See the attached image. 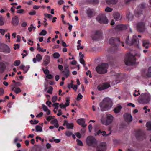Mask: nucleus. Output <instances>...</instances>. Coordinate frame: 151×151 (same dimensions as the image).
Wrapping results in <instances>:
<instances>
[{
    "instance_id": "obj_50",
    "label": "nucleus",
    "mask_w": 151,
    "mask_h": 151,
    "mask_svg": "<svg viewBox=\"0 0 151 151\" xmlns=\"http://www.w3.org/2000/svg\"><path fill=\"white\" fill-rule=\"evenodd\" d=\"M42 107L43 110L45 112L47 111L49 109L44 104L42 105Z\"/></svg>"
},
{
    "instance_id": "obj_45",
    "label": "nucleus",
    "mask_w": 151,
    "mask_h": 151,
    "mask_svg": "<svg viewBox=\"0 0 151 151\" xmlns=\"http://www.w3.org/2000/svg\"><path fill=\"white\" fill-rule=\"evenodd\" d=\"M47 32L46 31L44 30H43L40 32L39 34L40 35H45L47 34Z\"/></svg>"
},
{
    "instance_id": "obj_34",
    "label": "nucleus",
    "mask_w": 151,
    "mask_h": 151,
    "mask_svg": "<svg viewBox=\"0 0 151 151\" xmlns=\"http://www.w3.org/2000/svg\"><path fill=\"white\" fill-rule=\"evenodd\" d=\"M36 58L37 60V61L40 62L42 60V57L40 54H37L36 55Z\"/></svg>"
},
{
    "instance_id": "obj_25",
    "label": "nucleus",
    "mask_w": 151,
    "mask_h": 151,
    "mask_svg": "<svg viewBox=\"0 0 151 151\" xmlns=\"http://www.w3.org/2000/svg\"><path fill=\"white\" fill-rule=\"evenodd\" d=\"M50 57L47 55L46 56L45 59L44 60L43 63L44 65L45 66H47L50 63Z\"/></svg>"
},
{
    "instance_id": "obj_29",
    "label": "nucleus",
    "mask_w": 151,
    "mask_h": 151,
    "mask_svg": "<svg viewBox=\"0 0 151 151\" xmlns=\"http://www.w3.org/2000/svg\"><path fill=\"white\" fill-rule=\"evenodd\" d=\"M121 108L122 107L121 106H118L114 109V111L115 113H118L120 111Z\"/></svg>"
},
{
    "instance_id": "obj_5",
    "label": "nucleus",
    "mask_w": 151,
    "mask_h": 151,
    "mask_svg": "<svg viewBox=\"0 0 151 151\" xmlns=\"http://www.w3.org/2000/svg\"><path fill=\"white\" fill-rule=\"evenodd\" d=\"M109 42L112 47V49H114V50L117 49L118 45L116 43L120 42L119 38L112 37L109 39Z\"/></svg>"
},
{
    "instance_id": "obj_54",
    "label": "nucleus",
    "mask_w": 151,
    "mask_h": 151,
    "mask_svg": "<svg viewBox=\"0 0 151 151\" xmlns=\"http://www.w3.org/2000/svg\"><path fill=\"white\" fill-rule=\"evenodd\" d=\"M57 99V96H53L52 99V101L53 102H55Z\"/></svg>"
},
{
    "instance_id": "obj_44",
    "label": "nucleus",
    "mask_w": 151,
    "mask_h": 151,
    "mask_svg": "<svg viewBox=\"0 0 151 151\" xmlns=\"http://www.w3.org/2000/svg\"><path fill=\"white\" fill-rule=\"evenodd\" d=\"M101 134L102 135L104 136H107L111 134V132H110L109 133L106 134L105 131H102Z\"/></svg>"
},
{
    "instance_id": "obj_33",
    "label": "nucleus",
    "mask_w": 151,
    "mask_h": 151,
    "mask_svg": "<svg viewBox=\"0 0 151 151\" xmlns=\"http://www.w3.org/2000/svg\"><path fill=\"white\" fill-rule=\"evenodd\" d=\"M146 126L148 130H151V122H148L147 123Z\"/></svg>"
},
{
    "instance_id": "obj_12",
    "label": "nucleus",
    "mask_w": 151,
    "mask_h": 151,
    "mask_svg": "<svg viewBox=\"0 0 151 151\" xmlns=\"http://www.w3.org/2000/svg\"><path fill=\"white\" fill-rule=\"evenodd\" d=\"M106 145L105 142L100 143L97 146L96 151H106Z\"/></svg>"
},
{
    "instance_id": "obj_27",
    "label": "nucleus",
    "mask_w": 151,
    "mask_h": 151,
    "mask_svg": "<svg viewBox=\"0 0 151 151\" xmlns=\"http://www.w3.org/2000/svg\"><path fill=\"white\" fill-rule=\"evenodd\" d=\"M117 2V0H106V2L107 4H116Z\"/></svg>"
},
{
    "instance_id": "obj_7",
    "label": "nucleus",
    "mask_w": 151,
    "mask_h": 151,
    "mask_svg": "<svg viewBox=\"0 0 151 151\" xmlns=\"http://www.w3.org/2000/svg\"><path fill=\"white\" fill-rule=\"evenodd\" d=\"M129 36H128L126 38L125 40L126 43L129 45H134L137 46L139 43V40H137V37L136 35H134L133 36V38L131 41H129Z\"/></svg>"
},
{
    "instance_id": "obj_46",
    "label": "nucleus",
    "mask_w": 151,
    "mask_h": 151,
    "mask_svg": "<svg viewBox=\"0 0 151 151\" xmlns=\"http://www.w3.org/2000/svg\"><path fill=\"white\" fill-rule=\"evenodd\" d=\"M44 16L45 17H47V18H49V19H51L53 17L52 15H51L50 14H44Z\"/></svg>"
},
{
    "instance_id": "obj_17",
    "label": "nucleus",
    "mask_w": 151,
    "mask_h": 151,
    "mask_svg": "<svg viewBox=\"0 0 151 151\" xmlns=\"http://www.w3.org/2000/svg\"><path fill=\"white\" fill-rule=\"evenodd\" d=\"M19 18L17 16H15L12 18L11 23L13 26H17L19 24Z\"/></svg>"
},
{
    "instance_id": "obj_40",
    "label": "nucleus",
    "mask_w": 151,
    "mask_h": 151,
    "mask_svg": "<svg viewBox=\"0 0 151 151\" xmlns=\"http://www.w3.org/2000/svg\"><path fill=\"white\" fill-rule=\"evenodd\" d=\"M21 89L19 87L16 88H15V90H14V92L16 94H18L19 93L21 92Z\"/></svg>"
},
{
    "instance_id": "obj_2",
    "label": "nucleus",
    "mask_w": 151,
    "mask_h": 151,
    "mask_svg": "<svg viewBox=\"0 0 151 151\" xmlns=\"http://www.w3.org/2000/svg\"><path fill=\"white\" fill-rule=\"evenodd\" d=\"M136 58L134 55L130 53L126 55L124 59L125 64L128 65H133L135 63Z\"/></svg>"
},
{
    "instance_id": "obj_53",
    "label": "nucleus",
    "mask_w": 151,
    "mask_h": 151,
    "mask_svg": "<svg viewBox=\"0 0 151 151\" xmlns=\"http://www.w3.org/2000/svg\"><path fill=\"white\" fill-rule=\"evenodd\" d=\"M42 69L45 74L47 75L49 73V71L48 69H45L43 68H42Z\"/></svg>"
},
{
    "instance_id": "obj_3",
    "label": "nucleus",
    "mask_w": 151,
    "mask_h": 151,
    "mask_svg": "<svg viewBox=\"0 0 151 151\" xmlns=\"http://www.w3.org/2000/svg\"><path fill=\"white\" fill-rule=\"evenodd\" d=\"M108 65L105 63H102L98 65L96 68V70L99 74H103L107 72Z\"/></svg>"
},
{
    "instance_id": "obj_23",
    "label": "nucleus",
    "mask_w": 151,
    "mask_h": 151,
    "mask_svg": "<svg viewBox=\"0 0 151 151\" xmlns=\"http://www.w3.org/2000/svg\"><path fill=\"white\" fill-rule=\"evenodd\" d=\"M6 68L5 64L2 62L0 63V73H2Z\"/></svg>"
},
{
    "instance_id": "obj_18",
    "label": "nucleus",
    "mask_w": 151,
    "mask_h": 151,
    "mask_svg": "<svg viewBox=\"0 0 151 151\" xmlns=\"http://www.w3.org/2000/svg\"><path fill=\"white\" fill-rule=\"evenodd\" d=\"M124 117L125 120L127 122H130L132 120V116L131 114L128 113H126L124 115Z\"/></svg>"
},
{
    "instance_id": "obj_13",
    "label": "nucleus",
    "mask_w": 151,
    "mask_h": 151,
    "mask_svg": "<svg viewBox=\"0 0 151 151\" xmlns=\"http://www.w3.org/2000/svg\"><path fill=\"white\" fill-rule=\"evenodd\" d=\"M110 87V84L107 83H103L102 84H100L97 86V89L99 91H101L107 89Z\"/></svg>"
},
{
    "instance_id": "obj_56",
    "label": "nucleus",
    "mask_w": 151,
    "mask_h": 151,
    "mask_svg": "<svg viewBox=\"0 0 151 151\" xmlns=\"http://www.w3.org/2000/svg\"><path fill=\"white\" fill-rule=\"evenodd\" d=\"M145 4H141L139 6V7L141 9H143L145 7Z\"/></svg>"
},
{
    "instance_id": "obj_63",
    "label": "nucleus",
    "mask_w": 151,
    "mask_h": 151,
    "mask_svg": "<svg viewBox=\"0 0 151 151\" xmlns=\"http://www.w3.org/2000/svg\"><path fill=\"white\" fill-rule=\"evenodd\" d=\"M56 122H58V121L57 119H55L51 121L50 123L52 124H54Z\"/></svg>"
},
{
    "instance_id": "obj_35",
    "label": "nucleus",
    "mask_w": 151,
    "mask_h": 151,
    "mask_svg": "<svg viewBox=\"0 0 151 151\" xmlns=\"http://www.w3.org/2000/svg\"><path fill=\"white\" fill-rule=\"evenodd\" d=\"M147 77H151V67H149L148 69V72L147 73Z\"/></svg>"
},
{
    "instance_id": "obj_49",
    "label": "nucleus",
    "mask_w": 151,
    "mask_h": 151,
    "mask_svg": "<svg viewBox=\"0 0 151 151\" xmlns=\"http://www.w3.org/2000/svg\"><path fill=\"white\" fill-rule=\"evenodd\" d=\"M30 122L32 124H37L39 122V121L36 120H32L30 121Z\"/></svg>"
},
{
    "instance_id": "obj_19",
    "label": "nucleus",
    "mask_w": 151,
    "mask_h": 151,
    "mask_svg": "<svg viewBox=\"0 0 151 151\" xmlns=\"http://www.w3.org/2000/svg\"><path fill=\"white\" fill-rule=\"evenodd\" d=\"M62 73H63V75L68 78L69 76L70 71L69 70L68 66H66L64 67L63 70H62Z\"/></svg>"
},
{
    "instance_id": "obj_11",
    "label": "nucleus",
    "mask_w": 151,
    "mask_h": 151,
    "mask_svg": "<svg viewBox=\"0 0 151 151\" xmlns=\"http://www.w3.org/2000/svg\"><path fill=\"white\" fill-rule=\"evenodd\" d=\"M135 136L137 139L139 140H142L145 138V133L141 130H139L136 132Z\"/></svg>"
},
{
    "instance_id": "obj_32",
    "label": "nucleus",
    "mask_w": 151,
    "mask_h": 151,
    "mask_svg": "<svg viewBox=\"0 0 151 151\" xmlns=\"http://www.w3.org/2000/svg\"><path fill=\"white\" fill-rule=\"evenodd\" d=\"M35 129L36 131L37 132H41L42 130V127L39 125H37L36 126Z\"/></svg>"
},
{
    "instance_id": "obj_64",
    "label": "nucleus",
    "mask_w": 151,
    "mask_h": 151,
    "mask_svg": "<svg viewBox=\"0 0 151 151\" xmlns=\"http://www.w3.org/2000/svg\"><path fill=\"white\" fill-rule=\"evenodd\" d=\"M17 40H16V42H19L20 41L21 37L20 35H18L17 36Z\"/></svg>"
},
{
    "instance_id": "obj_42",
    "label": "nucleus",
    "mask_w": 151,
    "mask_h": 151,
    "mask_svg": "<svg viewBox=\"0 0 151 151\" xmlns=\"http://www.w3.org/2000/svg\"><path fill=\"white\" fill-rule=\"evenodd\" d=\"M76 142L77 143V145L80 146H83V144L82 142L79 139H77L76 140Z\"/></svg>"
},
{
    "instance_id": "obj_8",
    "label": "nucleus",
    "mask_w": 151,
    "mask_h": 151,
    "mask_svg": "<svg viewBox=\"0 0 151 151\" xmlns=\"http://www.w3.org/2000/svg\"><path fill=\"white\" fill-rule=\"evenodd\" d=\"M106 118L105 121L103 119L101 121L103 124L107 125L111 124L113 122L114 117L113 116L110 114H107L106 115Z\"/></svg>"
},
{
    "instance_id": "obj_38",
    "label": "nucleus",
    "mask_w": 151,
    "mask_h": 151,
    "mask_svg": "<svg viewBox=\"0 0 151 151\" xmlns=\"http://www.w3.org/2000/svg\"><path fill=\"white\" fill-rule=\"evenodd\" d=\"M59 104L58 103H55L53 104L52 106L55 107L54 109L57 110L58 108Z\"/></svg>"
},
{
    "instance_id": "obj_10",
    "label": "nucleus",
    "mask_w": 151,
    "mask_h": 151,
    "mask_svg": "<svg viewBox=\"0 0 151 151\" xmlns=\"http://www.w3.org/2000/svg\"><path fill=\"white\" fill-rule=\"evenodd\" d=\"M11 50L9 47L6 45L0 43V52L6 54H9Z\"/></svg>"
},
{
    "instance_id": "obj_62",
    "label": "nucleus",
    "mask_w": 151,
    "mask_h": 151,
    "mask_svg": "<svg viewBox=\"0 0 151 151\" xmlns=\"http://www.w3.org/2000/svg\"><path fill=\"white\" fill-rule=\"evenodd\" d=\"M14 49L15 50L19 48L20 46L18 44H15L14 45Z\"/></svg>"
},
{
    "instance_id": "obj_36",
    "label": "nucleus",
    "mask_w": 151,
    "mask_h": 151,
    "mask_svg": "<svg viewBox=\"0 0 151 151\" xmlns=\"http://www.w3.org/2000/svg\"><path fill=\"white\" fill-rule=\"evenodd\" d=\"M36 27L34 26L33 24H31L30 27L28 28V30L29 32H31L32 29H34L35 30L36 29Z\"/></svg>"
},
{
    "instance_id": "obj_14",
    "label": "nucleus",
    "mask_w": 151,
    "mask_h": 151,
    "mask_svg": "<svg viewBox=\"0 0 151 151\" xmlns=\"http://www.w3.org/2000/svg\"><path fill=\"white\" fill-rule=\"evenodd\" d=\"M137 29L140 32H143L145 29V24L144 22H140L137 24Z\"/></svg>"
},
{
    "instance_id": "obj_28",
    "label": "nucleus",
    "mask_w": 151,
    "mask_h": 151,
    "mask_svg": "<svg viewBox=\"0 0 151 151\" xmlns=\"http://www.w3.org/2000/svg\"><path fill=\"white\" fill-rule=\"evenodd\" d=\"M149 43L148 42L145 40L143 41L142 45L145 48H148L149 47Z\"/></svg>"
},
{
    "instance_id": "obj_4",
    "label": "nucleus",
    "mask_w": 151,
    "mask_h": 151,
    "mask_svg": "<svg viewBox=\"0 0 151 151\" xmlns=\"http://www.w3.org/2000/svg\"><path fill=\"white\" fill-rule=\"evenodd\" d=\"M139 97V102L142 104L148 103L150 100V95L147 93H142Z\"/></svg>"
},
{
    "instance_id": "obj_9",
    "label": "nucleus",
    "mask_w": 151,
    "mask_h": 151,
    "mask_svg": "<svg viewBox=\"0 0 151 151\" xmlns=\"http://www.w3.org/2000/svg\"><path fill=\"white\" fill-rule=\"evenodd\" d=\"M96 20L101 23L107 24L108 22V19L104 14H99L96 18Z\"/></svg>"
},
{
    "instance_id": "obj_21",
    "label": "nucleus",
    "mask_w": 151,
    "mask_h": 151,
    "mask_svg": "<svg viewBox=\"0 0 151 151\" xmlns=\"http://www.w3.org/2000/svg\"><path fill=\"white\" fill-rule=\"evenodd\" d=\"M127 27V25L121 24L116 26L115 27V29L121 30L126 29Z\"/></svg>"
},
{
    "instance_id": "obj_51",
    "label": "nucleus",
    "mask_w": 151,
    "mask_h": 151,
    "mask_svg": "<svg viewBox=\"0 0 151 151\" xmlns=\"http://www.w3.org/2000/svg\"><path fill=\"white\" fill-rule=\"evenodd\" d=\"M53 88L51 86H50L49 89L47 91V92L50 94H52V93Z\"/></svg>"
},
{
    "instance_id": "obj_59",
    "label": "nucleus",
    "mask_w": 151,
    "mask_h": 151,
    "mask_svg": "<svg viewBox=\"0 0 151 151\" xmlns=\"http://www.w3.org/2000/svg\"><path fill=\"white\" fill-rule=\"evenodd\" d=\"M46 77L49 79H51L53 78V76L52 75L50 74H48L46 76Z\"/></svg>"
},
{
    "instance_id": "obj_15",
    "label": "nucleus",
    "mask_w": 151,
    "mask_h": 151,
    "mask_svg": "<svg viewBox=\"0 0 151 151\" xmlns=\"http://www.w3.org/2000/svg\"><path fill=\"white\" fill-rule=\"evenodd\" d=\"M86 13L89 18H91L95 15V12L93 9L88 8L86 11Z\"/></svg>"
},
{
    "instance_id": "obj_30",
    "label": "nucleus",
    "mask_w": 151,
    "mask_h": 151,
    "mask_svg": "<svg viewBox=\"0 0 151 151\" xmlns=\"http://www.w3.org/2000/svg\"><path fill=\"white\" fill-rule=\"evenodd\" d=\"M126 17L129 20L132 21L133 18V16L130 12H129L127 14Z\"/></svg>"
},
{
    "instance_id": "obj_43",
    "label": "nucleus",
    "mask_w": 151,
    "mask_h": 151,
    "mask_svg": "<svg viewBox=\"0 0 151 151\" xmlns=\"http://www.w3.org/2000/svg\"><path fill=\"white\" fill-rule=\"evenodd\" d=\"M60 55L58 53L55 52L53 54V56L55 58H58L60 57Z\"/></svg>"
},
{
    "instance_id": "obj_16",
    "label": "nucleus",
    "mask_w": 151,
    "mask_h": 151,
    "mask_svg": "<svg viewBox=\"0 0 151 151\" xmlns=\"http://www.w3.org/2000/svg\"><path fill=\"white\" fill-rule=\"evenodd\" d=\"M102 36V33L101 31L97 30L95 32V34L93 37L92 38L95 40H98L101 38Z\"/></svg>"
},
{
    "instance_id": "obj_52",
    "label": "nucleus",
    "mask_w": 151,
    "mask_h": 151,
    "mask_svg": "<svg viewBox=\"0 0 151 151\" xmlns=\"http://www.w3.org/2000/svg\"><path fill=\"white\" fill-rule=\"evenodd\" d=\"M113 10V9L110 8V7H107L105 9V11L106 12H111Z\"/></svg>"
},
{
    "instance_id": "obj_47",
    "label": "nucleus",
    "mask_w": 151,
    "mask_h": 151,
    "mask_svg": "<svg viewBox=\"0 0 151 151\" xmlns=\"http://www.w3.org/2000/svg\"><path fill=\"white\" fill-rule=\"evenodd\" d=\"M20 64V61L19 60H16L14 61V64L16 66H19Z\"/></svg>"
},
{
    "instance_id": "obj_60",
    "label": "nucleus",
    "mask_w": 151,
    "mask_h": 151,
    "mask_svg": "<svg viewBox=\"0 0 151 151\" xmlns=\"http://www.w3.org/2000/svg\"><path fill=\"white\" fill-rule=\"evenodd\" d=\"M53 119V117L52 116H50L46 118V120L48 122L50 121L52 119Z\"/></svg>"
},
{
    "instance_id": "obj_58",
    "label": "nucleus",
    "mask_w": 151,
    "mask_h": 151,
    "mask_svg": "<svg viewBox=\"0 0 151 151\" xmlns=\"http://www.w3.org/2000/svg\"><path fill=\"white\" fill-rule=\"evenodd\" d=\"M24 10L23 9H19L16 12L19 14H22L24 12Z\"/></svg>"
},
{
    "instance_id": "obj_55",
    "label": "nucleus",
    "mask_w": 151,
    "mask_h": 151,
    "mask_svg": "<svg viewBox=\"0 0 151 151\" xmlns=\"http://www.w3.org/2000/svg\"><path fill=\"white\" fill-rule=\"evenodd\" d=\"M82 95L80 93H79L78 94L77 99V100H79L82 99Z\"/></svg>"
},
{
    "instance_id": "obj_39",
    "label": "nucleus",
    "mask_w": 151,
    "mask_h": 151,
    "mask_svg": "<svg viewBox=\"0 0 151 151\" xmlns=\"http://www.w3.org/2000/svg\"><path fill=\"white\" fill-rule=\"evenodd\" d=\"M88 1L93 4H97L99 3L98 0H88Z\"/></svg>"
},
{
    "instance_id": "obj_48",
    "label": "nucleus",
    "mask_w": 151,
    "mask_h": 151,
    "mask_svg": "<svg viewBox=\"0 0 151 151\" xmlns=\"http://www.w3.org/2000/svg\"><path fill=\"white\" fill-rule=\"evenodd\" d=\"M65 135L68 137H70L72 135V133L71 132L67 131L65 132Z\"/></svg>"
},
{
    "instance_id": "obj_26",
    "label": "nucleus",
    "mask_w": 151,
    "mask_h": 151,
    "mask_svg": "<svg viewBox=\"0 0 151 151\" xmlns=\"http://www.w3.org/2000/svg\"><path fill=\"white\" fill-rule=\"evenodd\" d=\"M142 10H138V9L135 10L134 11V14L137 17H139L141 14H142Z\"/></svg>"
},
{
    "instance_id": "obj_20",
    "label": "nucleus",
    "mask_w": 151,
    "mask_h": 151,
    "mask_svg": "<svg viewBox=\"0 0 151 151\" xmlns=\"http://www.w3.org/2000/svg\"><path fill=\"white\" fill-rule=\"evenodd\" d=\"M63 125L64 126H66L67 128L68 129H72L74 127V125L73 123H68L66 120L64 121Z\"/></svg>"
},
{
    "instance_id": "obj_41",
    "label": "nucleus",
    "mask_w": 151,
    "mask_h": 151,
    "mask_svg": "<svg viewBox=\"0 0 151 151\" xmlns=\"http://www.w3.org/2000/svg\"><path fill=\"white\" fill-rule=\"evenodd\" d=\"M29 68L30 67L29 65H27L26 66H25L24 68L25 69H23V70H24V73H26L29 70Z\"/></svg>"
},
{
    "instance_id": "obj_57",
    "label": "nucleus",
    "mask_w": 151,
    "mask_h": 151,
    "mask_svg": "<svg viewBox=\"0 0 151 151\" xmlns=\"http://www.w3.org/2000/svg\"><path fill=\"white\" fill-rule=\"evenodd\" d=\"M80 63L83 65V66L84 67H85L86 64H85V61H84V60H83V59H80Z\"/></svg>"
},
{
    "instance_id": "obj_6",
    "label": "nucleus",
    "mask_w": 151,
    "mask_h": 151,
    "mask_svg": "<svg viewBox=\"0 0 151 151\" xmlns=\"http://www.w3.org/2000/svg\"><path fill=\"white\" fill-rule=\"evenodd\" d=\"M86 142L88 145L93 147H95L97 145V140L92 136H88L86 138Z\"/></svg>"
},
{
    "instance_id": "obj_37",
    "label": "nucleus",
    "mask_w": 151,
    "mask_h": 151,
    "mask_svg": "<svg viewBox=\"0 0 151 151\" xmlns=\"http://www.w3.org/2000/svg\"><path fill=\"white\" fill-rule=\"evenodd\" d=\"M69 101L70 97H66V102L65 104V105L66 106H68L69 105Z\"/></svg>"
},
{
    "instance_id": "obj_61",
    "label": "nucleus",
    "mask_w": 151,
    "mask_h": 151,
    "mask_svg": "<svg viewBox=\"0 0 151 151\" xmlns=\"http://www.w3.org/2000/svg\"><path fill=\"white\" fill-rule=\"evenodd\" d=\"M147 106H145L143 108V109L144 110H145V113H146L147 112V111L148 112H150V109H147Z\"/></svg>"
},
{
    "instance_id": "obj_31",
    "label": "nucleus",
    "mask_w": 151,
    "mask_h": 151,
    "mask_svg": "<svg viewBox=\"0 0 151 151\" xmlns=\"http://www.w3.org/2000/svg\"><path fill=\"white\" fill-rule=\"evenodd\" d=\"M32 151H41L40 147L39 146H36L32 149Z\"/></svg>"
},
{
    "instance_id": "obj_22",
    "label": "nucleus",
    "mask_w": 151,
    "mask_h": 151,
    "mask_svg": "<svg viewBox=\"0 0 151 151\" xmlns=\"http://www.w3.org/2000/svg\"><path fill=\"white\" fill-rule=\"evenodd\" d=\"M113 17L114 19L116 21L120 20L121 18L119 13L118 12L114 13L113 14Z\"/></svg>"
},
{
    "instance_id": "obj_24",
    "label": "nucleus",
    "mask_w": 151,
    "mask_h": 151,
    "mask_svg": "<svg viewBox=\"0 0 151 151\" xmlns=\"http://www.w3.org/2000/svg\"><path fill=\"white\" fill-rule=\"evenodd\" d=\"M77 122L79 124L81 125L83 127H85L86 126V125L84 124L85 122L83 119H78L77 121Z\"/></svg>"
},
{
    "instance_id": "obj_1",
    "label": "nucleus",
    "mask_w": 151,
    "mask_h": 151,
    "mask_svg": "<svg viewBox=\"0 0 151 151\" xmlns=\"http://www.w3.org/2000/svg\"><path fill=\"white\" fill-rule=\"evenodd\" d=\"M101 110L102 111L108 110L112 106V103L111 99L108 98H104L102 101L99 104Z\"/></svg>"
}]
</instances>
